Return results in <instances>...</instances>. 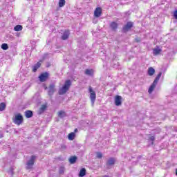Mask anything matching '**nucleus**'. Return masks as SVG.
<instances>
[{"label":"nucleus","mask_w":177,"mask_h":177,"mask_svg":"<svg viewBox=\"0 0 177 177\" xmlns=\"http://www.w3.org/2000/svg\"><path fill=\"white\" fill-rule=\"evenodd\" d=\"M70 86H71V80H68L65 82L62 88L59 90V95H64L67 93L68 89H70Z\"/></svg>","instance_id":"f257e3e1"},{"label":"nucleus","mask_w":177,"mask_h":177,"mask_svg":"<svg viewBox=\"0 0 177 177\" xmlns=\"http://www.w3.org/2000/svg\"><path fill=\"white\" fill-rule=\"evenodd\" d=\"M89 93L91 106L93 107L95 106V102H96V91L92 87L89 86Z\"/></svg>","instance_id":"f03ea898"},{"label":"nucleus","mask_w":177,"mask_h":177,"mask_svg":"<svg viewBox=\"0 0 177 177\" xmlns=\"http://www.w3.org/2000/svg\"><path fill=\"white\" fill-rule=\"evenodd\" d=\"M35 158H37V156L34 155L30 157V159L26 163V169H32L35 162Z\"/></svg>","instance_id":"7ed1b4c3"},{"label":"nucleus","mask_w":177,"mask_h":177,"mask_svg":"<svg viewBox=\"0 0 177 177\" xmlns=\"http://www.w3.org/2000/svg\"><path fill=\"white\" fill-rule=\"evenodd\" d=\"M13 122L16 124L17 125H20L23 123V115L21 114L18 113L15 115V117L13 120Z\"/></svg>","instance_id":"20e7f679"},{"label":"nucleus","mask_w":177,"mask_h":177,"mask_svg":"<svg viewBox=\"0 0 177 177\" xmlns=\"http://www.w3.org/2000/svg\"><path fill=\"white\" fill-rule=\"evenodd\" d=\"M55 84H50L48 86V96H53V93L56 92V88H55Z\"/></svg>","instance_id":"39448f33"},{"label":"nucleus","mask_w":177,"mask_h":177,"mask_svg":"<svg viewBox=\"0 0 177 177\" xmlns=\"http://www.w3.org/2000/svg\"><path fill=\"white\" fill-rule=\"evenodd\" d=\"M133 27V22H127L126 25L122 28V32H128Z\"/></svg>","instance_id":"423d86ee"},{"label":"nucleus","mask_w":177,"mask_h":177,"mask_svg":"<svg viewBox=\"0 0 177 177\" xmlns=\"http://www.w3.org/2000/svg\"><path fill=\"white\" fill-rule=\"evenodd\" d=\"M48 78H49V73L47 72H45L44 73H41L39 76V81L41 82H45V81H46V80H48Z\"/></svg>","instance_id":"0eeeda50"},{"label":"nucleus","mask_w":177,"mask_h":177,"mask_svg":"<svg viewBox=\"0 0 177 177\" xmlns=\"http://www.w3.org/2000/svg\"><path fill=\"white\" fill-rule=\"evenodd\" d=\"M122 97L120 95H116L115 97V106H121L122 103Z\"/></svg>","instance_id":"6e6552de"},{"label":"nucleus","mask_w":177,"mask_h":177,"mask_svg":"<svg viewBox=\"0 0 177 177\" xmlns=\"http://www.w3.org/2000/svg\"><path fill=\"white\" fill-rule=\"evenodd\" d=\"M95 17H100L102 16V8L98 7L94 11Z\"/></svg>","instance_id":"1a4fd4ad"},{"label":"nucleus","mask_w":177,"mask_h":177,"mask_svg":"<svg viewBox=\"0 0 177 177\" xmlns=\"http://www.w3.org/2000/svg\"><path fill=\"white\" fill-rule=\"evenodd\" d=\"M47 107H48V104H47L41 105V106L40 107V109L37 111V113L39 115H41V114H42V113H44L45 112V110H46Z\"/></svg>","instance_id":"9d476101"},{"label":"nucleus","mask_w":177,"mask_h":177,"mask_svg":"<svg viewBox=\"0 0 177 177\" xmlns=\"http://www.w3.org/2000/svg\"><path fill=\"white\" fill-rule=\"evenodd\" d=\"M70 37V31L65 30L62 36V39L63 41H66V39H68V37Z\"/></svg>","instance_id":"9b49d317"},{"label":"nucleus","mask_w":177,"mask_h":177,"mask_svg":"<svg viewBox=\"0 0 177 177\" xmlns=\"http://www.w3.org/2000/svg\"><path fill=\"white\" fill-rule=\"evenodd\" d=\"M110 27L113 31H115L118 28V24L115 21H113L110 24Z\"/></svg>","instance_id":"f8f14e48"},{"label":"nucleus","mask_w":177,"mask_h":177,"mask_svg":"<svg viewBox=\"0 0 177 177\" xmlns=\"http://www.w3.org/2000/svg\"><path fill=\"white\" fill-rule=\"evenodd\" d=\"M86 175V169L85 168H82L80 169L79 172L78 176L79 177H84Z\"/></svg>","instance_id":"ddd939ff"},{"label":"nucleus","mask_w":177,"mask_h":177,"mask_svg":"<svg viewBox=\"0 0 177 177\" xmlns=\"http://www.w3.org/2000/svg\"><path fill=\"white\" fill-rule=\"evenodd\" d=\"M156 73V70L153 69V67H150L148 68V71H147V74L148 75H149L150 77L154 75V73Z\"/></svg>","instance_id":"4468645a"},{"label":"nucleus","mask_w":177,"mask_h":177,"mask_svg":"<svg viewBox=\"0 0 177 177\" xmlns=\"http://www.w3.org/2000/svg\"><path fill=\"white\" fill-rule=\"evenodd\" d=\"M156 86H157V83H154L153 82L148 90L149 93H152Z\"/></svg>","instance_id":"2eb2a0df"},{"label":"nucleus","mask_w":177,"mask_h":177,"mask_svg":"<svg viewBox=\"0 0 177 177\" xmlns=\"http://www.w3.org/2000/svg\"><path fill=\"white\" fill-rule=\"evenodd\" d=\"M39 67H41V62H39L32 66L33 73H37V71L38 70V68H39Z\"/></svg>","instance_id":"dca6fc26"},{"label":"nucleus","mask_w":177,"mask_h":177,"mask_svg":"<svg viewBox=\"0 0 177 177\" xmlns=\"http://www.w3.org/2000/svg\"><path fill=\"white\" fill-rule=\"evenodd\" d=\"M161 52H162V50H161L159 48H153V54L154 55V56H157V55H160Z\"/></svg>","instance_id":"f3484780"},{"label":"nucleus","mask_w":177,"mask_h":177,"mask_svg":"<svg viewBox=\"0 0 177 177\" xmlns=\"http://www.w3.org/2000/svg\"><path fill=\"white\" fill-rule=\"evenodd\" d=\"M115 163V159L114 158H111L108 160L106 162V165L108 166L114 165Z\"/></svg>","instance_id":"a211bd4d"},{"label":"nucleus","mask_w":177,"mask_h":177,"mask_svg":"<svg viewBox=\"0 0 177 177\" xmlns=\"http://www.w3.org/2000/svg\"><path fill=\"white\" fill-rule=\"evenodd\" d=\"M77 156H71L68 159L70 164H75L77 162Z\"/></svg>","instance_id":"6ab92c4d"},{"label":"nucleus","mask_w":177,"mask_h":177,"mask_svg":"<svg viewBox=\"0 0 177 177\" xmlns=\"http://www.w3.org/2000/svg\"><path fill=\"white\" fill-rule=\"evenodd\" d=\"M25 115L26 118H31L33 115L32 111L28 110L25 111Z\"/></svg>","instance_id":"aec40b11"},{"label":"nucleus","mask_w":177,"mask_h":177,"mask_svg":"<svg viewBox=\"0 0 177 177\" xmlns=\"http://www.w3.org/2000/svg\"><path fill=\"white\" fill-rule=\"evenodd\" d=\"M161 75H162V72H160L158 74V75L156 77V78H155V80H154V81H153V82L155 83V84H158V81H160V78H161Z\"/></svg>","instance_id":"412c9836"},{"label":"nucleus","mask_w":177,"mask_h":177,"mask_svg":"<svg viewBox=\"0 0 177 177\" xmlns=\"http://www.w3.org/2000/svg\"><path fill=\"white\" fill-rule=\"evenodd\" d=\"M66 112L64 111H60L58 112V117L59 118H64V117H66Z\"/></svg>","instance_id":"4be33fe9"},{"label":"nucleus","mask_w":177,"mask_h":177,"mask_svg":"<svg viewBox=\"0 0 177 177\" xmlns=\"http://www.w3.org/2000/svg\"><path fill=\"white\" fill-rule=\"evenodd\" d=\"M75 138V133L74 132L70 133L68 136V138L69 139V140H74Z\"/></svg>","instance_id":"5701e85b"},{"label":"nucleus","mask_w":177,"mask_h":177,"mask_svg":"<svg viewBox=\"0 0 177 177\" xmlns=\"http://www.w3.org/2000/svg\"><path fill=\"white\" fill-rule=\"evenodd\" d=\"M15 31H21L23 30V26L21 25H17L14 28Z\"/></svg>","instance_id":"b1692460"},{"label":"nucleus","mask_w":177,"mask_h":177,"mask_svg":"<svg viewBox=\"0 0 177 177\" xmlns=\"http://www.w3.org/2000/svg\"><path fill=\"white\" fill-rule=\"evenodd\" d=\"M6 109V104L5 102H1L0 104V111H3Z\"/></svg>","instance_id":"393cba45"},{"label":"nucleus","mask_w":177,"mask_h":177,"mask_svg":"<svg viewBox=\"0 0 177 177\" xmlns=\"http://www.w3.org/2000/svg\"><path fill=\"white\" fill-rule=\"evenodd\" d=\"M66 5V0H59V8H63Z\"/></svg>","instance_id":"a878e982"},{"label":"nucleus","mask_w":177,"mask_h":177,"mask_svg":"<svg viewBox=\"0 0 177 177\" xmlns=\"http://www.w3.org/2000/svg\"><path fill=\"white\" fill-rule=\"evenodd\" d=\"M1 49H3V50H8L9 46H8V44L4 43L1 45Z\"/></svg>","instance_id":"bb28decb"},{"label":"nucleus","mask_w":177,"mask_h":177,"mask_svg":"<svg viewBox=\"0 0 177 177\" xmlns=\"http://www.w3.org/2000/svg\"><path fill=\"white\" fill-rule=\"evenodd\" d=\"M95 74V70L90 69L89 70V77H91V78H93V75Z\"/></svg>","instance_id":"cd10ccee"},{"label":"nucleus","mask_w":177,"mask_h":177,"mask_svg":"<svg viewBox=\"0 0 177 177\" xmlns=\"http://www.w3.org/2000/svg\"><path fill=\"white\" fill-rule=\"evenodd\" d=\"M96 157L97 158H102V157H103V153H102V152H97Z\"/></svg>","instance_id":"c85d7f7f"},{"label":"nucleus","mask_w":177,"mask_h":177,"mask_svg":"<svg viewBox=\"0 0 177 177\" xmlns=\"http://www.w3.org/2000/svg\"><path fill=\"white\" fill-rule=\"evenodd\" d=\"M59 173L60 175H63L64 174V167H62L59 168Z\"/></svg>","instance_id":"c756f323"},{"label":"nucleus","mask_w":177,"mask_h":177,"mask_svg":"<svg viewBox=\"0 0 177 177\" xmlns=\"http://www.w3.org/2000/svg\"><path fill=\"white\" fill-rule=\"evenodd\" d=\"M149 140H151V142H152L151 144L153 145L154 142H153V140H156V137H154V136H151V137L149 138Z\"/></svg>","instance_id":"7c9ffc66"},{"label":"nucleus","mask_w":177,"mask_h":177,"mask_svg":"<svg viewBox=\"0 0 177 177\" xmlns=\"http://www.w3.org/2000/svg\"><path fill=\"white\" fill-rule=\"evenodd\" d=\"M8 172H9L10 175H13V169L11 167Z\"/></svg>","instance_id":"2f4dec72"},{"label":"nucleus","mask_w":177,"mask_h":177,"mask_svg":"<svg viewBox=\"0 0 177 177\" xmlns=\"http://www.w3.org/2000/svg\"><path fill=\"white\" fill-rule=\"evenodd\" d=\"M174 16L175 19H176V20H177V10L174 12Z\"/></svg>","instance_id":"473e14b6"},{"label":"nucleus","mask_w":177,"mask_h":177,"mask_svg":"<svg viewBox=\"0 0 177 177\" xmlns=\"http://www.w3.org/2000/svg\"><path fill=\"white\" fill-rule=\"evenodd\" d=\"M85 74H86V75H89V69L86 70Z\"/></svg>","instance_id":"72a5a7b5"},{"label":"nucleus","mask_w":177,"mask_h":177,"mask_svg":"<svg viewBox=\"0 0 177 177\" xmlns=\"http://www.w3.org/2000/svg\"><path fill=\"white\" fill-rule=\"evenodd\" d=\"M62 149H66V146L65 145H62Z\"/></svg>","instance_id":"f704fd0d"},{"label":"nucleus","mask_w":177,"mask_h":177,"mask_svg":"<svg viewBox=\"0 0 177 177\" xmlns=\"http://www.w3.org/2000/svg\"><path fill=\"white\" fill-rule=\"evenodd\" d=\"M75 133H77L78 132V129H75V131H74Z\"/></svg>","instance_id":"c9c22d12"},{"label":"nucleus","mask_w":177,"mask_h":177,"mask_svg":"<svg viewBox=\"0 0 177 177\" xmlns=\"http://www.w3.org/2000/svg\"><path fill=\"white\" fill-rule=\"evenodd\" d=\"M0 138H3V135L0 134Z\"/></svg>","instance_id":"e433bc0d"},{"label":"nucleus","mask_w":177,"mask_h":177,"mask_svg":"<svg viewBox=\"0 0 177 177\" xmlns=\"http://www.w3.org/2000/svg\"><path fill=\"white\" fill-rule=\"evenodd\" d=\"M102 177H109V176L104 175V176H103Z\"/></svg>","instance_id":"4c0bfd02"},{"label":"nucleus","mask_w":177,"mask_h":177,"mask_svg":"<svg viewBox=\"0 0 177 177\" xmlns=\"http://www.w3.org/2000/svg\"><path fill=\"white\" fill-rule=\"evenodd\" d=\"M45 89H48V87H45Z\"/></svg>","instance_id":"58836bf2"},{"label":"nucleus","mask_w":177,"mask_h":177,"mask_svg":"<svg viewBox=\"0 0 177 177\" xmlns=\"http://www.w3.org/2000/svg\"><path fill=\"white\" fill-rule=\"evenodd\" d=\"M137 42H139V40H137Z\"/></svg>","instance_id":"ea45409f"}]
</instances>
